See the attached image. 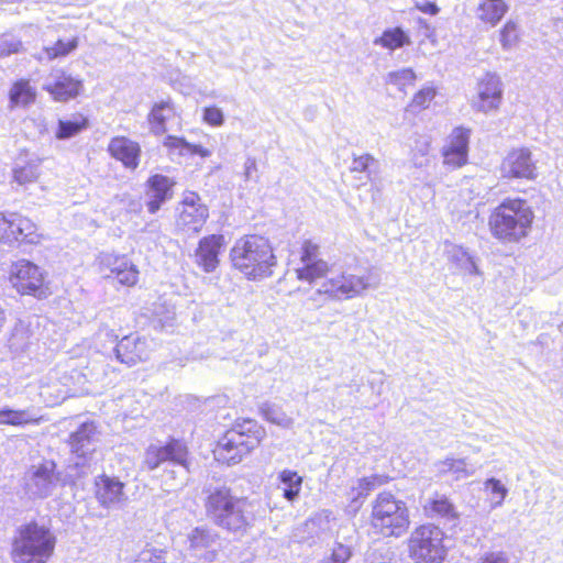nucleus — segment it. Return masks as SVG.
Instances as JSON below:
<instances>
[{"mask_svg":"<svg viewBox=\"0 0 563 563\" xmlns=\"http://www.w3.org/2000/svg\"><path fill=\"white\" fill-rule=\"evenodd\" d=\"M88 128V120L81 114H74L69 119L58 120L55 136L58 140L70 139Z\"/></svg>","mask_w":563,"mask_h":563,"instance_id":"38","label":"nucleus"},{"mask_svg":"<svg viewBox=\"0 0 563 563\" xmlns=\"http://www.w3.org/2000/svg\"><path fill=\"white\" fill-rule=\"evenodd\" d=\"M10 213L0 212V243L13 247L15 243V238L10 233Z\"/></svg>","mask_w":563,"mask_h":563,"instance_id":"51","label":"nucleus"},{"mask_svg":"<svg viewBox=\"0 0 563 563\" xmlns=\"http://www.w3.org/2000/svg\"><path fill=\"white\" fill-rule=\"evenodd\" d=\"M33 344V333L27 324L19 321L9 338L8 345L10 351L15 355H21L29 351Z\"/></svg>","mask_w":563,"mask_h":563,"instance_id":"33","label":"nucleus"},{"mask_svg":"<svg viewBox=\"0 0 563 563\" xmlns=\"http://www.w3.org/2000/svg\"><path fill=\"white\" fill-rule=\"evenodd\" d=\"M503 100L501 81L495 74H486L477 85V98L473 107L481 112H489L499 108Z\"/></svg>","mask_w":563,"mask_h":563,"instance_id":"18","label":"nucleus"},{"mask_svg":"<svg viewBox=\"0 0 563 563\" xmlns=\"http://www.w3.org/2000/svg\"><path fill=\"white\" fill-rule=\"evenodd\" d=\"M175 181L161 174L151 176L145 183L146 207L150 213H156L161 207L173 198Z\"/></svg>","mask_w":563,"mask_h":563,"instance_id":"21","label":"nucleus"},{"mask_svg":"<svg viewBox=\"0 0 563 563\" xmlns=\"http://www.w3.org/2000/svg\"><path fill=\"white\" fill-rule=\"evenodd\" d=\"M429 145H430L429 141L426 137H423L421 141L418 142V144H417L418 153H413V157H412L415 166L422 167L423 165H426L428 163L427 155L429 152Z\"/></svg>","mask_w":563,"mask_h":563,"instance_id":"55","label":"nucleus"},{"mask_svg":"<svg viewBox=\"0 0 563 563\" xmlns=\"http://www.w3.org/2000/svg\"><path fill=\"white\" fill-rule=\"evenodd\" d=\"M101 271H109L106 277H114L123 286H134L139 280V269L128 257L113 254L100 256Z\"/></svg>","mask_w":563,"mask_h":563,"instance_id":"16","label":"nucleus"},{"mask_svg":"<svg viewBox=\"0 0 563 563\" xmlns=\"http://www.w3.org/2000/svg\"><path fill=\"white\" fill-rule=\"evenodd\" d=\"M533 218L526 200L505 199L490 213L488 225L495 239L512 243L528 235Z\"/></svg>","mask_w":563,"mask_h":563,"instance_id":"2","label":"nucleus"},{"mask_svg":"<svg viewBox=\"0 0 563 563\" xmlns=\"http://www.w3.org/2000/svg\"><path fill=\"white\" fill-rule=\"evenodd\" d=\"M476 563H508V559L501 552H493L486 554L484 558L478 560Z\"/></svg>","mask_w":563,"mask_h":563,"instance_id":"58","label":"nucleus"},{"mask_svg":"<svg viewBox=\"0 0 563 563\" xmlns=\"http://www.w3.org/2000/svg\"><path fill=\"white\" fill-rule=\"evenodd\" d=\"M175 115L174 106L169 100L155 103L148 115L152 130L159 135L166 132V121Z\"/></svg>","mask_w":563,"mask_h":563,"instance_id":"34","label":"nucleus"},{"mask_svg":"<svg viewBox=\"0 0 563 563\" xmlns=\"http://www.w3.org/2000/svg\"><path fill=\"white\" fill-rule=\"evenodd\" d=\"M51 372H58L59 378H58L57 383L59 386L62 385L66 388H71V383H73L74 377L79 376V372H77L75 369L71 372H68L62 367H56V368L52 369Z\"/></svg>","mask_w":563,"mask_h":563,"instance_id":"56","label":"nucleus"},{"mask_svg":"<svg viewBox=\"0 0 563 563\" xmlns=\"http://www.w3.org/2000/svg\"><path fill=\"white\" fill-rule=\"evenodd\" d=\"M435 96V90L433 87H424L419 90L415 96L410 103V108L412 110H421L429 107L430 102Z\"/></svg>","mask_w":563,"mask_h":563,"instance_id":"49","label":"nucleus"},{"mask_svg":"<svg viewBox=\"0 0 563 563\" xmlns=\"http://www.w3.org/2000/svg\"><path fill=\"white\" fill-rule=\"evenodd\" d=\"M302 266L296 269L297 278L309 283L321 278L328 272V263L319 258V246L307 240L301 246Z\"/></svg>","mask_w":563,"mask_h":563,"instance_id":"20","label":"nucleus"},{"mask_svg":"<svg viewBox=\"0 0 563 563\" xmlns=\"http://www.w3.org/2000/svg\"><path fill=\"white\" fill-rule=\"evenodd\" d=\"M379 284V275L374 271H368L363 275L342 273L324 282L318 292L343 300L354 298L368 288H377Z\"/></svg>","mask_w":563,"mask_h":563,"instance_id":"10","label":"nucleus"},{"mask_svg":"<svg viewBox=\"0 0 563 563\" xmlns=\"http://www.w3.org/2000/svg\"><path fill=\"white\" fill-rule=\"evenodd\" d=\"M114 352L118 361L128 366H133L148 360L151 345L147 339L130 334L118 342Z\"/></svg>","mask_w":563,"mask_h":563,"instance_id":"19","label":"nucleus"},{"mask_svg":"<svg viewBox=\"0 0 563 563\" xmlns=\"http://www.w3.org/2000/svg\"><path fill=\"white\" fill-rule=\"evenodd\" d=\"M262 413L267 421L279 427L289 429L294 426V419L275 405L265 404L262 407Z\"/></svg>","mask_w":563,"mask_h":563,"instance_id":"43","label":"nucleus"},{"mask_svg":"<svg viewBox=\"0 0 563 563\" xmlns=\"http://www.w3.org/2000/svg\"><path fill=\"white\" fill-rule=\"evenodd\" d=\"M500 172L505 178H534L536 166L531 153L525 148L510 152L503 161Z\"/></svg>","mask_w":563,"mask_h":563,"instance_id":"22","label":"nucleus"},{"mask_svg":"<svg viewBox=\"0 0 563 563\" xmlns=\"http://www.w3.org/2000/svg\"><path fill=\"white\" fill-rule=\"evenodd\" d=\"M189 475L188 457L183 463L172 464L169 467L164 468L162 475V486L166 492H173L186 485Z\"/></svg>","mask_w":563,"mask_h":563,"instance_id":"30","label":"nucleus"},{"mask_svg":"<svg viewBox=\"0 0 563 563\" xmlns=\"http://www.w3.org/2000/svg\"><path fill=\"white\" fill-rule=\"evenodd\" d=\"M417 76L411 68H402L400 70L390 71L387 75V82L395 85L399 90L405 91L407 86L415 84Z\"/></svg>","mask_w":563,"mask_h":563,"instance_id":"45","label":"nucleus"},{"mask_svg":"<svg viewBox=\"0 0 563 563\" xmlns=\"http://www.w3.org/2000/svg\"><path fill=\"white\" fill-rule=\"evenodd\" d=\"M81 87V80L74 78L63 69H53L45 78L43 85V89L46 90L54 100L60 102L77 97Z\"/></svg>","mask_w":563,"mask_h":563,"instance_id":"15","label":"nucleus"},{"mask_svg":"<svg viewBox=\"0 0 563 563\" xmlns=\"http://www.w3.org/2000/svg\"><path fill=\"white\" fill-rule=\"evenodd\" d=\"M56 545V537L44 525L30 522L20 527L12 543L14 563H47Z\"/></svg>","mask_w":563,"mask_h":563,"instance_id":"4","label":"nucleus"},{"mask_svg":"<svg viewBox=\"0 0 563 563\" xmlns=\"http://www.w3.org/2000/svg\"><path fill=\"white\" fill-rule=\"evenodd\" d=\"M35 97L36 91L26 79H20L14 82L9 92L11 107H25L34 102Z\"/></svg>","mask_w":563,"mask_h":563,"instance_id":"37","label":"nucleus"},{"mask_svg":"<svg viewBox=\"0 0 563 563\" xmlns=\"http://www.w3.org/2000/svg\"><path fill=\"white\" fill-rule=\"evenodd\" d=\"M383 478L378 475H372L357 479L351 487V492L349 494L351 507H353L354 510H357L368 494L378 486L383 485Z\"/></svg>","mask_w":563,"mask_h":563,"instance_id":"31","label":"nucleus"},{"mask_svg":"<svg viewBox=\"0 0 563 563\" xmlns=\"http://www.w3.org/2000/svg\"><path fill=\"white\" fill-rule=\"evenodd\" d=\"M134 563H167L166 551L152 545H146L137 554Z\"/></svg>","mask_w":563,"mask_h":563,"instance_id":"46","label":"nucleus"},{"mask_svg":"<svg viewBox=\"0 0 563 563\" xmlns=\"http://www.w3.org/2000/svg\"><path fill=\"white\" fill-rule=\"evenodd\" d=\"M519 40V30L518 25L512 22L508 21L504 27L500 30V44L503 48L510 49L516 46Z\"/></svg>","mask_w":563,"mask_h":563,"instance_id":"48","label":"nucleus"},{"mask_svg":"<svg viewBox=\"0 0 563 563\" xmlns=\"http://www.w3.org/2000/svg\"><path fill=\"white\" fill-rule=\"evenodd\" d=\"M484 487L486 490H490V507L493 509L500 507L508 494V488L503 485L499 479L494 477L486 479Z\"/></svg>","mask_w":563,"mask_h":563,"instance_id":"44","label":"nucleus"},{"mask_svg":"<svg viewBox=\"0 0 563 563\" xmlns=\"http://www.w3.org/2000/svg\"><path fill=\"white\" fill-rule=\"evenodd\" d=\"M76 47H77L76 38L69 40L67 42L59 40L55 43L54 46L47 47L45 51H46L48 59H54V58L67 55L69 52H71Z\"/></svg>","mask_w":563,"mask_h":563,"instance_id":"50","label":"nucleus"},{"mask_svg":"<svg viewBox=\"0 0 563 563\" xmlns=\"http://www.w3.org/2000/svg\"><path fill=\"white\" fill-rule=\"evenodd\" d=\"M279 481L285 486L283 489V496L288 501L296 500L301 490L302 477L295 471L284 470L279 473Z\"/></svg>","mask_w":563,"mask_h":563,"instance_id":"39","label":"nucleus"},{"mask_svg":"<svg viewBox=\"0 0 563 563\" xmlns=\"http://www.w3.org/2000/svg\"><path fill=\"white\" fill-rule=\"evenodd\" d=\"M223 245L224 236L222 234H211L202 238L194 254L195 263L206 273L216 271Z\"/></svg>","mask_w":563,"mask_h":563,"instance_id":"23","label":"nucleus"},{"mask_svg":"<svg viewBox=\"0 0 563 563\" xmlns=\"http://www.w3.org/2000/svg\"><path fill=\"white\" fill-rule=\"evenodd\" d=\"M409 43V37L406 33L396 27L394 30H387L383 33V35L374 41V44L382 45L389 49H396L402 47L404 45Z\"/></svg>","mask_w":563,"mask_h":563,"instance_id":"42","label":"nucleus"},{"mask_svg":"<svg viewBox=\"0 0 563 563\" xmlns=\"http://www.w3.org/2000/svg\"><path fill=\"white\" fill-rule=\"evenodd\" d=\"M257 170L256 159L254 157H247L244 163V179L250 181L253 179V173Z\"/></svg>","mask_w":563,"mask_h":563,"instance_id":"59","label":"nucleus"},{"mask_svg":"<svg viewBox=\"0 0 563 563\" xmlns=\"http://www.w3.org/2000/svg\"><path fill=\"white\" fill-rule=\"evenodd\" d=\"M203 121L213 126L222 125L224 122L222 110L217 107H206L203 109Z\"/></svg>","mask_w":563,"mask_h":563,"instance_id":"54","label":"nucleus"},{"mask_svg":"<svg viewBox=\"0 0 563 563\" xmlns=\"http://www.w3.org/2000/svg\"><path fill=\"white\" fill-rule=\"evenodd\" d=\"M11 282L14 288L22 295L42 298L47 294L41 268L30 261L21 260L13 265Z\"/></svg>","mask_w":563,"mask_h":563,"instance_id":"12","label":"nucleus"},{"mask_svg":"<svg viewBox=\"0 0 563 563\" xmlns=\"http://www.w3.org/2000/svg\"><path fill=\"white\" fill-rule=\"evenodd\" d=\"M60 481L53 460L32 465L25 475V492L32 498L44 499L51 496Z\"/></svg>","mask_w":563,"mask_h":563,"instance_id":"11","label":"nucleus"},{"mask_svg":"<svg viewBox=\"0 0 563 563\" xmlns=\"http://www.w3.org/2000/svg\"><path fill=\"white\" fill-rule=\"evenodd\" d=\"M11 229L10 233L15 238L14 246L22 244H38L41 241V233H38L37 225L29 218L11 212Z\"/></svg>","mask_w":563,"mask_h":563,"instance_id":"26","label":"nucleus"},{"mask_svg":"<svg viewBox=\"0 0 563 563\" xmlns=\"http://www.w3.org/2000/svg\"><path fill=\"white\" fill-rule=\"evenodd\" d=\"M97 498L106 507L114 506L123 500V484L114 478L101 476L96 482Z\"/></svg>","mask_w":563,"mask_h":563,"instance_id":"29","label":"nucleus"},{"mask_svg":"<svg viewBox=\"0 0 563 563\" xmlns=\"http://www.w3.org/2000/svg\"><path fill=\"white\" fill-rule=\"evenodd\" d=\"M416 8L423 13L435 15L439 12V8L434 2L423 0L416 3Z\"/></svg>","mask_w":563,"mask_h":563,"instance_id":"60","label":"nucleus"},{"mask_svg":"<svg viewBox=\"0 0 563 563\" xmlns=\"http://www.w3.org/2000/svg\"><path fill=\"white\" fill-rule=\"evenodd\" d=\"M470 131L456 128L442 148L443 164L451 169L460 168L467 162Z\"/></svg>","mask_w":563,"mask_h":563,"instance_id":"17","label":"nucleus"},{"mask_svg":"<svg viewBox=\"0 0 563 563\" xmlns=\"http://www.w3.org/2000/svg\"><path fill=\"white\" fill-rule=\"evenodd\" d=\"M58 372H48L40 382V396L47 406H55L73 395V388L59 386Z\"/></svg>","mask_w":563,"mask_h":563,"instance_id":"27","label":"nucleus"},{"mask_svg":"<svg viewBox=\"0 0 563 563\" xmlns=\"http://www.w3.org/2000/svg\"><path fill=\"white\" fill-rule=\"evenodd\" d=\"M409 552L417 563H442L446 555L443 532L434 526L417 528L409 539Z\"/></svg>","mask_w":563,"mask_h":563,"instance_id":"9","label":"nucleus"},{"mask_svg":"<svg viewBox=\"0 0 563 563\" xmlns=\"http://www.w3.org/2000/svg\"><path fill=\"white\" fill-rule=\"evenodd\" d=\"M40 418L31 408L21 410L9 407L0 408V424L24 427L26 424H37Z\"/></svg>","mask_w":563,"mask_h":563,"instance_id":"32","label":"nucleus"},{"mask_svg":"<svg viewBox=\"0 0 563 563\" xmlns=\"http://www.w3.org/2000/svg\"><path fill=\"white\" fill-rule=\"evenodd\" d=\"M508 7L504 0H485L477 10V16L483 22L496 25L507 12Z\"/></svg>","mask_w":563,"mask_h":563,"instance_id":"36","label":"nucleus"},{"mask_svg":"<svg viewBox=\"0 0 563 563\" xmlns=\"http://www.w3.org/2000/svg\"><path fill=\"white\" fill-rule=\"evenodd\" d=\"M188 457L186 444L179 440H170L166 444H151L143 459V467L154 471L161 466L169 467L175 463H183Z\"/></svg>","mask_w":563,"mask_h":563,"instance_id":"13","label":"nucleus"},{"mask_svg":"<svg viewBox=\"0 0 563 563\" xmlns=\"http://www.w3.org/2000/svg\"><path fill=\"white\" fill-rule=\"evenodd\" d=\"M384 383L385 378L383 373L375 374L371 379H368V385L377 397H379L383 393Z\"/></svg>","mask_w":563,"mask_h":563,"instance_id":"57","label":"nucleus"},{"mask_svg":"<svg viewBox=\"0 0 563 563\" xmlns=\"http://www.w3.org/2000/svg\"><path fill=\"white\" fill-rule=\"evenodd\" d=\"M245 498L233 496L227 487L212 490L206 501V510L219 527L232 532L244 531L254 520Z\"/></svg>","mask_w":563,"mask_h":563,"instance_id":"3","label":"nucleus"},{"mask_svg":"<svg viewBox=\"0 0 563 563\" xmlns=\"http://www.w3.org/2000/svg\"><path fill=\"white\" fill-rule=\"evenodd\" d=\"M100 441V431L92 421H86L69 435V446L71 452V464L79 470L78 475H85L96 463V449Z\"/></svg>","mask_w":563,"mask_h":563,"instance_id":"8","label":"nucleus"},{"mask_svg":"<svg viewBox=\"0 0 563 563\" xmlns=\"http://www.w3.org/2000/svg\"><path fill=\"white\" fill-rule=\"evenodd\" d=\"M376 163V159L371 154H364L361 156H354L351 165L352 172L367 173L371 176V166Z\"/></svg>","mask_w":563,"mask_h":563,"instance_id":"53","label":"nucleus"},{"mask_svg":"<svg viewBox=\"0 0 563 563\" xmlns=\"http://www.w3.org/2000/svg\"><path fill=\"white\" fill-rule=\"evenodd\" d=\"M265 435V430L252 419L236 421L219 440L214 449L217 461L238 464L252 450L257 448Z\"/></svg>","mask_w":563,"mask_h":563,"instance_id":"5","label":"nucleus"},{"mask_svg":"<svg viewBox=\"0 0 563 563\" xmlns=\"http://www.w3.org/2000/svg\"><path fill=\"white\" fill-rule=\"evenodd\" d=\"M108 151L110 155L120 161L125 168L134 170L139 166L141 154L139 143L125 136H117L110 141Z\"/></svg>","mask_w":563,"mask_h":563,"instance_id":"25","label":"nucleus"},{"mask_svg":"<svg viewBox=\"0 0 563 563\" xmlns=\"http://www.w3.org/2000/svg\"><path fill=\"white\" fill-rule=\"evenodd\" d=\"M174 541L192 558L202 560L206 563L218 561L221 550L219 533L207 526H199L187 529L175 536Z\"/></svg>","mask_w":563,"mask_h":563,"instance_id":"7","label":"nucleus"},{"mask_svg":"<svg viewBox=\"0 0 563 563\" xmlns=\"http://www.w3.org/2000/svg\"><path fill=\"white\" fill-rule=\"evenodd\" d=\"M352 558V549L350 545L336 542L330 555L323 558L318 563H347Z\"/></svg>","mask_w":563,"mask_h":563,"instance_id":"47","label":"nucleus"},{"mask_svg":"<svg viewBox=\"0 0 563 563\" xmlns=\"http://www.w3.org/2000/svg\"><path fill=\"white\" fill-rule=\"evenodd\" d=\"M444 254L452 269L461 274H479L473 257L460 245L445 242Z\"/></svg>","mask_w":563,"mask_h":563,"instance_id":"28","label":"nucleus"},{"mask_svg":"<svg viewBox=\"0 0 563 563\" xmlns=\"http://www.w3.org/2000/svg\"><path fill=\"white\" fill-rule=\"evenodd\" d=\"M423 510L427 517L440 519L451 526H456L460 514L453 503L443 494L434 493L426 499Z\"/></svg>","mask_w":563,"mask_h":563,"instance_id":"24","label":"nucleus"},{"mask_svg":"<svg viewBox=\"0 0 563 563\" xmlns=\"http://www.w3.org/2000/svg\"><path fill=\"white\" fill-rule=\"evenodd\" d=\"M409 525V510L405 501L388 492L376 496L371 514V526L375 532L384 537H400Z\"/></svg>","mask_w":563,"mask_h":563,"instance_id":"6","label":"nucleus"},{"mask_svg":"<svg viewBox=\"0 0 563 563\" xmlns=\"http://www.w3.org/2000/svg\"><path fill=\"white\" fill-rule=\"evenodd\" d=\"M21 48L22 43L16 37L11 35L0 36V57L19 53Z\"/></svg>","mask_w":563,"mask_h":563,"instance_id":"52","label":"nucleus"},{"mask_svg":"<svg viewBox=\"0 0 563 563\" xmlns=\"http://www.w3.org/2000/svg\"><path fill=\"white\" fill-rule=\"evenodd\" d=\"M438 470L442 474H452L455 479H462L474 474V468H470L463 459H446L438 464Z\"/></svg>","mask_w":563,"mask_h":563,"instance_id":"40","label":"nucleus"},{"mask_svg":"<svg viewBox=\"0 0 563 563\" xmlns=\"http://www.w3.org/2000/svg\"><path fill=\"white\" fill-rule=\"evenodd\" d=\"M230 260L235 269L253 280L272 276L277 265L271 242L257 234L236 240L230 251Z\"/></svg>","mask_w":563,"mask_h":563,"instance_id":"1","label":"nucleus"},{"mask_svg":"<svg viewBox=\"0 0 563 563\" xmlns=\"http://www.w3.org/2000/svg\"><path fill=\"white\" fill-rule=\"evenodd\" d=\"M40 159H31L13 169L14 180L20 185L34 183L40 176Z\"/></svg>","mask_w":563,"mask_h":563,"instance_id":"41","label":"nucleus"},{"mask_svg":"<svg viewBox=\"0 0 563 563\" xmlns=\"http://www.w3.org/2000/svg\"><path fill=\"white\" fill-rule=\"evenodd\" d=\"M208 217V207L196 192L190 191L184 196L176 223L185 232L198 233Z\"/></svg>","mask_w":563,"mask_h":563,"instance_id":"14","label":"nucleus"},{"mask_svg":"<svg viewBox=\"0 0 563 563\" xmlns=\"http://www.w3.org/2000/svg\"><path fill=\"white\" fill-rule=\"evenodd\" d=\"M164 146L167 147L172 153L178 155H200L201 157H208L211 152L200 145L188 143L185 139L167 135L163 142Z\"/></svg>","mask_w":563,"mask_h":563,"instance_id":"35","label":"nucleus"}]
</instances>
